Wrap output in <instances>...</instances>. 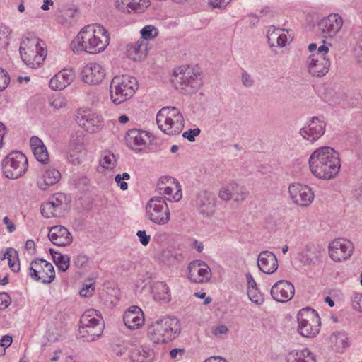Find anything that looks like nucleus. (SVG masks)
Wrapping results in <instances>:
<instances>
[{
	"instance_id": "1",
	"label": "nucleus",
	"mask_w": 362,
	"mask_h": 362,
	"mask_svg": "<svg viewBox=\"0 0 362 362\" xmlns=\"http://www.w3.org/2000/svg\"><path fill=\"white\" fill-rule=\"evenodd\" d=\"M309 168L312 174L319 178L330 180L340 169L338 153L332 147L322 146L314 151L309 158Z\"/></svg>"
},
{
	"instance_id": "2",
	"label": "nucleus",
	"mask_w": 362,
	"mask_h": 362,
	"mask_svg": "<svg viewBox=\"0 0 362 362\" xmlns=\"http://www.w3.org/2000/svg\"><path fill=\"white\" fill-rule=\"evenodd\" d=\"M180 332L178 320L174 317H165L151 325L148 336L154 344H165L174 339Z\"/></svg>"
},
{
	"instance_id": "3",
	"label": "nucleus",
	"mask_w": 362,
	"mask_h": 362,
	"mask_svg": "<svg viewBox=\"0 0 362 362\" xmlns=\"http://www.w3.org/2000/svg\"><path fill=\"white\" fill-rule=\"evenodd\" d=\"M19 50L22 60L32 69L39 67L47 56L44 42L34 35L24 38Z\"/></svg>"
},
{
	"instance_id": "4",
	"label": "nucleus",
	"mask_w": 362,
	"mask_h": 362,
	"mask_svg": "<svg viewBox=\"0 0 362 362\" xmlns=\"http://www.w3.org/2000/svg\"><path fill=\"white\" fill-rule=\"evenodd\" d=\"M172 82L177 90L185 94L197 91L203 84L201 73L189 66L177 68L174 71Z\"/></svg>"
},
{
	"instance_id": "5",
	"label": "nucleus",
	"mask_w": 362,
	"mask_h": 362,
	"mask_svg": "<svg viewBox=\"0 0 362 362\" xmlns=\"http://www.w3.org/2000/svg\"><path fill=\"white\" fill-rule=\"evenodd\" d=\"M156 122L160 129L168 135L180 134L184 127L183 116L175 107L161 108L157 113Z\"/></svg>"
},
{
	"instance_id": "6",
	"label": "nucleus",
	"mask_w": 362,
	"mask_h": 362,
	"mask_svg": "<svg viewBox=\"0 0 362 362\" xmlns=\"http://www.w3.org/2000/svg\"><path fill=\"white\" fill-rule=\"evenodd\" d=\"M138 86L136 78L127 75L115 76L110 86L112 101L116 105L121 104L134 95Z\"/></svg>"
},
{
	"instance_id": "7",
	"label": "nucleus",
	"mask_w": 362,
	"mask_h": 362,
	"mask_svg": "<svg viewBox=\"0 0 362 362\" xmlns=\"http://www.w3.org/2000/svg\"><path fill=\"white\" fill-rule=\"evenodd\" d=\"M98 311L90 309L85 311L81 317L80 325L76 333V338L85 341H93L102 334L100 320L95 318Z\"/></svg>"
},
{
	"instance_id": "8",
	"label": "nucleus",
	"mask_w": 362,
	"mask_h": 362,
	"mask_svg": "<svg viewBox=\"0 0 362 362\" xmlns=\"http://www.w3.org/2000/svg\"><path fill=\"white\" fill-rule=\"evenodd\" d=\"M74 119L86 132L93 134L100 131L104 125L102 115L90 108H79L74 115Z\"/></svg>"
},
{
	"instance_id": "9",
	"label": "nucleus",
	"mask_w": 362,
	"mask_h": 362,
	"mask_svg": "<svg viewBox=\"0 0 362 362\" xmlns=\"http://www.w3.org/2000/svg\"><path fill=\"white\" fill-rule=\"evenodd\" d=\"M26 156L20 151H13L2 162L4 175L9 179H17L23 175L28 168Z\"/></svg>"
},
{
	"instance_id": "10",
	"label": "nucleus",
	"mask_w": 362,
	"mask_h": 362,
	"mask_svg": "<svg viewBox=\"0 0 362 362\" xmlns=\"http://www.w3.org/2000/svg\"><path fill=\"white\" fill-rule=\"evenodd\" d=\"M298 332L304 337H313L320 330V321L315 310L305 308L300 310L297 315Z\"/></svg>"
},
{
	"instance_id": "11",
	"label": "nucleus",
	"mask_w": 362,
	"mask_h": 362,
	"mask_svg": "<svg viewBox=\"0 0 362 362\" xmlns=\"http://www.w3.org/2000/svg\"><path fill=\"white\" fill-rule=\"evenodd\" d=\"M146 211L148 218L156 224L165 225L170 220V210L163 197H152L146 206Z\"/></svg>"
},
{
	"instance_id": "12",
	"label": "nucleus",
	"mask_w": 362,
	"mask_h": 362,
	"mask_svg": "<svg viewBox=\"0 0 362 362\" xmlns=\"http://www.w3.org/2000/svg\"><path fill=\"white\" fill-rule=\"evenodd\" d=\"M28 271L30 278L45 284H50L55 278L53 265L43 259L33 260L30 264Z\"/></svg>"
},
{
	"instance_id": "13",
	"label": "nucleus",
	"mask_w": 362,
	"mask_h": 362,
	"mask_svg": "<svg viewBox=\"0 0 362 362\" xmlns=\"http://www.w3.org/2000/svg\"><path fill=\"white\" fill-rule=\"evenodd\" d=\"M91 36L90 45H87L81 49H88V53L97 54L103 52L107 47L110 42V37L107 30L102 25L98 24L91 25Z\"/></svg>"
},
{
	"instance_id": "14",
	"label": "nucleus",
	"mask_w": 362,
	"mask_h": 362,
	"mask_svg": "<svg viewBox=\"0 0 362 362\" xmlns=\"http://www.w3.org/2000/svg\"><path fill=\"white\" fill-rule=\"evenodd\" d=\"M288 193L292 201L301 206H308L314 199V193L308 185L292 183L288 187Z\"/></svg>"
},
{
	"instance_id": "15",
	"label": "nucleus",
	"mask_w": 362,
	"mask_h": 362,
	"mask_svg": "<svg viewBox=\"0 0 362 362\" xmlns=\"http://www.w3.org/2000/svg\"><path fill=\"white\" fill-rule=\"evenodd\" d=\"M325 122L319 117H313L308 124L300 129L299 134L304 139L314 143L325 134Z\"/></svg>"
},
{
	"instance_id": "16",
	"label": "nucleus",
	"mask_w": 362,
	"mask_h": 362,
	"mask_svg": "<svg viewBox=\"0 0 362 362\" xmlns=\"http://www.w3.org/2000/svg\"><path fill=\"white\" fill-rule=\"evenodd\" d=\"M353 250L352 243L346 240H335L329 245V256L335 262L347 259L351 257Z\"/></svg>"
},
{
	"instance_id": "17",
	"label": "nucleus",
	"mask_w": 362,
	"mask_h": 362,
	"mask_svg": "<svg viewBox=\"0 0 362 362\" xmlns=\"http://www.w3.org/2000/svg\"><path fill=\"white\" fill-rule=\"evenodd\" d=\"M188 278L194 283L203 284L210 280L211 272L209 267L201 260L193 261L188 266Z\"/></svg>"
},
{
	"instance_id": "18",
	"label": "nucleus",
	"mask_w": 362,
	"mask_h": 362,
	"mask_svg": "<svg viewBox=\"0 0 362 362\" xmlns=\"http://www.w3.org/2000/svg\"><path fill=\"white\" fill-rule=\"evenodd\" d=\"M105 70L100 64L93 62L86 64L82 69L81 78L89 85H98L105 77Z\"/></svg>"
},
{
	"instance_id": "19",
	"label": "nucleus",
	"mask_w": 362,
	"mask_h": 362,
	"mask_svg": "<svg viewBox=\"0 0 362 362\" xmlns=\"http://www.w3.org/2000/svg\"><path fill=\"white\" fill-rule=\"evenodd\" d=\"M343 23V18L339 14L332 13L323 18L319 26L324 37L332 38L341 29Z\"/></svg>"
},
{
	"instance_id": "20",
	"label": "nucleus",
	"mask_w": 362,
	"mask_h": 362,
	"mask_svg": "<svg viewBox=\"0 0 362 362\" xmlns=\"http://www.w3.org/2000/svg\"><path fill=\"white\" fill-rule=\"evenodd\" d=\"M295 293L294 286L288 281L280 280L272 287L270 293L274 300L280 303L289 301Z\"/></svg>"
},
{
	"instance_id": "21",
	"label": "nucleus",
	"mask_w": 362,
	"mask_h": 362,
	"mask_svg": "<svg viewBox=\"0 0 362 362\" xmlns=\"http://www.w3.org/2000/svg\"><path fill=\"white\" fill-rule=\"evenodd\" d=\"M257 265L260 271L267 274H272L278 269L276 255L268 250L262 251L257 259Z\"/></svg>"
},
{
	"instance_id": "22",
	"label": "nucleus",
	"mask_w": 362,
	"mask_h": 362,
	"mask_svg": "<svg viewBox=\"0 0 362 362\" xmlns=\"http://www.w3.org/2000/svg\"><path fill=\"white\" fill-rule=\"evenodd\" d=\"M197 206L204 216H211L215 211L216 198L214 194L207 191L201 192L197 197Z\"/></svg>"
},
{
	"instance_id": "23",
	"label": "nucleus",
	"mask_w": 362,
	"mask_h": 362,
	"mask_svg": "<svg viewBox=\"0 0 362 362\" xmlns=\"http://www.w3.org/2000/svg\"><path fill=\"white\" fill-rule=\"evenodd\" d=\"M123 320L129 329H138L144 323L143 312L138 306H132L124 313Z\"/></svg>"
},
{
	"instance_id": "24",
	"label": "nucleus",
	"mask_w": 362,
	"mask_h": 362,
	"mask_svg": "<svg viewBox=\"0 0 362 362\" xmlns=\"http://www.w3.org/2000/svg\"><path fill=\"white\" fill-rule=\"evenodd\" d=\"M92 28H93L91 25H88L85 26L77 35L76 38L71 41L70 47L72 51L79 54L82 52L85 51L88 52V49H81V47H85L86 45H90L91 36V30ZM88 47V46H86Z\"/></svg>"
},
{
	"instance_id": "25",
	"label": "nucleus",
	"mask_w": 362,
	"mask_h": 362,
	"mask_svg": "<svg viewBox=\"0 0 362 362\" xmlns=\"http://www.w3.org/2000/svg\"><path fill=\"white\" fill-rule=\"evenodd\" d=\"M308 71L314 76H323L329 71V61L325 57L315 58V54H312L308 61Z\"/></svg>"
},
{
	"instance_id": "26",
	"label": "nucleus",
	"mask_w": 362,
	"mask_h": 362,
	"mask_svg": "<svg viewBox=\"0 0 362 362\" xmlns=\"http://www.w3.org/2000/svg\"><path fill=\"white\" fill-rule=\"evenodd\" d=\"M150 136L146 132L136 129H129L125 136L126 144L129 148L134 151H140L139 146L145 145L146 139H149Z\"/></svg>"
},
{
	"instance_id": "27",
	"label": "nucleus",
	"mask_w": 362,
	"mask_h": 362,
	"mask_svg": "<svg viewBox=\"0 0 362 362\" xmlns=\"http://www.w3.org/2000/svg\"><path fill=\"white\" fill-rule=\"evenodd\" d=\"M30 148L37 160L42 164L49 161L47 149L42 141L37 136H32L30 141Z\"/></svg>"
},
{
	"instance_id": "28",
	"label": "nucleus",
	"mask_w": 362,
	"mask_h": 362,
	"mask_svg": "<svg viewBox=\"0 0 362 362\" xmlns=\"http://www.w3.org/2000/svg\"><path fill=\"white\" fill-rule=\"evenodd\" d=\"M152 293L156 301L168 303L170 301V289L163 281H157L152 286Z\"/></svg>"
},
{
	"instance_id": "29",
	"label": "nucleus",
	"mask_w": 362,
	"mask_h": 362,
	"mask_svg": "<svg viewBox=\"0 0 362 362\" xmlns=\"http://www.w3.org/2000/svg\"><path fill=\"white\" fill-rule=\"evenodd\" d=\"M127 52L130 59L134 61H141L147 54V42L139 39L135 44L128 46Z\"/></svg>"
},
{
	"instance_id": "30",
	"label": "nucleus",
	"mask_w": 362,
	"mask_h": 362,
	"mask_svg": "<svg viewBox=\"0 0 362 362\" xmlns=\"http://www.w3.org/2000/svg\"><path fill=\"white\" fill-rule=\"evenodd\" d=\"M169 185H173L175 187L176 192L173 197L175 202L179 201L182 198L181 187L178 182L175 178L171 177H162L159 179L157 184V190L159 196L163 197V192L165 191V187H168Z\"/></svg>"
},
{
	"instance_id": "31",
	"label": "nucleus",
	"mask_w": 362,
	"mask_h": 362,
	"mask_svg": "<svg viewBox=\"0 0 362 362\" xmlns=\"http://www.w3.org/2000/svg\"><path fill=\"white\" fill-rule=\"evenodd\" d=\"M286 360V362H315V355L308 349L292 350Z\"/></svg>"
},
{
	"instance_id": "32",
	"label": "nucleus",
	"mask_w": 362,
	"mask_h": 362,
	"mask_svg": "<svg viewBox=\"0 0 362 362\" xmlns=\"http://www.w3.org/2000/svg\"><path fill=\"white\" fill-rule=\"evenodd\" d=\"M61 174L57 170H47L45 172L43 180H38L37 185L40 189L45 190L48 186L57 183L59 180Z\"/></svg>"
},
{
	"instance_id": "33",
	"label": "nucleus",
	"mask_w": 362,
	"mask_h": 362,
	"mask_svg": "<svg viewBox=\"0 0 362 362\" xmlns=\"http://www.w3.org/2000/svg\"><path fill=\"white\" fill-rule=\"evenodd\" d=\"M329 339L334 349L339 352L342 351L349 346L348 337L345 332H335L331 335Z\"/></svg>"
},
{
	"instance_id": "34",
	"label": "nucleus",
	"mask_w": 362,
	"mask_h": 362,
	"mask_svg": "<svg viewBox=\"0 0 362 362\" xmlns=\"http://www.w3.org/2000/svg\"><path fill=\"white\" fill-rule=\"evenodd\" d=\"M66 69L58 72L49 81V86L53 90H62L68 86V74Z\"/></svg>"
},
{
	"instance_id": "35",
	"label": "nucleus",
	"mask_w": 362,
	"mask_h": 362,
	"mask_svg": "<svg viewBox=\"0 0 362 362\" xmlns=\"http://www.w3.org/2000/svg\"><path fill=\"white\" fill-rule=\"evenodd\" d=\"M4 258L8 259L9 267L13 272H18L20 270L18 255L16 250L8 249L4 254Z\"/></svg>"
},
{
	"instance_id": "36",
	"label": "nucleus",
	"mask_w": 362,
	"mask_h": 362,
	"mask_svg": "<svg viewBox=\"0 0 362 362\" xmlns=\"http://www.w3.org/2000/svg\"><path fill=\"white\" fill-rule=\"evenodd\" d=\"M229 185L233 199L236 202H242L245 199L248 194V192L243 186L239 185L235 182Z\"/></svg>"
},
{
	"instance_id": "37",
	"label": "nucleus",
	"mask_w": 362,
	"mask_h": 362,
	"mask_svg": "<svg viewBox=\"0 0 362 362\" xmlns=\"http://www.w3.org/2000/svg\"><path fill=\"white\" fill-rule=\"evenodd\" d=\"M95 291V282L93 279L86 280L78 293L82 298H90L93 296Z\"/></svg>"
},
{
	"instance_id": "38",
	"label": "nucleus",
	"mask_w": 362,
	"mask_h": 362,
	"mask_svg": "<svg viewBox=\"0 0 362 362\" xmlns=\"http://www.w3.org/2000/svg\"><path fill=\"white\" fill-rule=\"evenodd\" d=\"M116 163L115 156L110 151H105L100 160V165L106 170L114 168Z\"/></svg>"
},
{
	"instance_id": "39",
	"label": "nucleus",
	"mask_w": 362,
	"mask_h": 362,
	"mask_svg": "<svg viewBox=\"0 0 362 362\" xmlns=\"http://www.w3.org/2000/svg\"><path fill=\"white\" fill-rule=\"evenodd\" d=\"M50 252L57 267L63 272L66 271L68 269V257L62 255L60 252H54L52 249Z\"/></svg>"
},
{
	"instance_id": "40",
	"label": "nucleus",
	"mask_w": 362,
	"mask_h": 362,
	"mask_svg": "<svg viewBox=\"0 0 362 362\" xmlns=\"http://www.w3.org/2000/svg\"><path fill=\"white\" fill-rule=\"evenodd\" d=\"M58 203L51 201L42 204L40 211L42 215L47 218H49L55 215L58 208Z\"/></svg>"
},
{
	"instance_id": "41",
	"label": "nucleus",
	"mask_w": 362,
	"mask_h": 362,
	"mask_svg": "<svg viewBox=\"0 0 362 362\" xmlns=\"http://www.w3.org/2000/svg\"><path fill=\"white\" fill-rule=\"evenodd\" d=\"M57 229H50L48 236L50 241L58 246H66L68 245V235H62L57 238L59 235H56L54 232Z\"/></svg>"
},
{
	"instance_id": "42",
	"label": "nucleus",
	"mask_w": 362,
	"mask_h": 362,
	"mask_svg": "<svg viewBox=\"0 0 362 362\" xmlns=\"http://www.w3.org/2000/svg\"><path fill=\"white\" fill-rule=\"evenodd\" d=\"M141 35L140 39L147 42L148 40L153 39L158 35V30L153 25H149L141 29Z\"/></svg>"
},
{
	"instance_id": "43",
	"label": "nucleus",
	"mask_w": 362,
	"mask_h": 362,
	"mask_svg": "<svg viewBox=\"0 0 362 362\" xmlns=\"http://www.w3.org/2000/svg\"><path fill=\"white\" fill-rule=\"evenodd\" d=\"M150 5L149 0H134L130 7L131 13H142Z\"/></svg>"
},
{
	"instance_id": "44",
	"label": "nucleus",
	"mask_w": 362,
	"mask_h": 362,
	"mask_svg": "<svg viewBox=\"0 0 362 362\" xmlns=\"http://www.w3.org/2000/svg\"><path fill=\"white\" fill-rule=\"evenodd\" d=\"M11 30V29L5 25H0V46L6 47L8 45Z\"/></svg>"
},
{
	"instance_id": "45",
	"label": "nucleus",
	"mask_w": 362,
	"mask_h": 362,
	"mask_svg": "<svg viewBox=\"0 0 362 362\" xmlns=\"http://www.w3.org/2000/svg\"><path fill=\"white\" fill-rule=\"evenodd\" d=\"M299 256L300 261L303 264L307 265L315 263L317 259V255L313 252H311L309 250H307L306 252H302Z\"/></svg>"
},
{
	"instance_id": "46",
	"label": "nucleus",
	"mask_w": 362,
	"mask_h": 362,
	"mask_svg": "<svg viewBox=\"0 0 362 362\" xmlns=\"http://www.w3.org/2000/svg\"><path fill=\"white\" fill-rule=\"evenodd\" d=\"M247 296L252 302L257 305H261L264 302L263 295L258 291L257 288L247 290Z\"/></svg>"
},
{
	"instance_id": "47",
	"label": "nucleus",
	"mask_w": 362,
	"mask_h": 362,
	"mask_svg": "<svg viewBox=\"0 0 362 362\" xmlns=\"http://www.w3.org/2000/svg\"><path fill=\"white\" fill-rule=\"evenodd\" d=\"M279 28H276L274 26H270L267 30V42L271 47L275 46L277 36L279 35Z\"/></svg>"
},
{
	"instance_id": "48",
	"label": "nucleus",
	"mask_w": 362,
	"mask_h": 362,
	"mask_svg": "<svg viewBox=\"0 0 362 362\" xmlns=\"http://www.w3.org/2000/svg\"><path fill=\"white\" fill-rule=\"evenodd\" d=\"M83 146L82 144H77L74 146V148L73 149L74 153H70L69 157L71 158V160H69V163L76 165L80 163V156L83 153Z\"/></svg>"
},
{
	"instance_id": "49",
	"label": "nucleus",
	"mask_w": 362,
	"mask_h": 362,
	"mask_svg": "<svg viewBox=\"0 0 362 362\" xmlns=\"http://www.w3.org/2000/svg\"><path fill=\"white\" fill-rule=\"evenodd\" d=\"M134 1V0H116L115 6L119 11L123 13H130L131 10L129 8Z\"/></svg>"
},
{
	"instance_id": "50",
	"label": "nucleus",
	"mask_w": 362,
	"mask_h": 362,
	"mask_svg": "<svg viewBox=\"0 0 362 362\" xmlns=\"http://www.w3.org/2000/svg\"><path fill=\"white\" fill-rule=\"evenodd\" d=\"M10 83V76L8 72L0 67V91L6 88Z\"/></svg>"
},
{
	"instance_id": "51",
	"label": "nucleus",
	"mask_w": 362,
	"mask_h": 362,
	"mask_svg": "<svg viewBox=\"0 0 362 362\" xmlns=\"http://www.w3.org/2000/svg\"><path fill=\"white\" fill-rule=\"evenodd\" d=\"M351 303L354 309L362 311V294L355 293L351 298Z\"/></svg>"
},
{
	"instance_id": "52",
	"label": "nucleus",
	"mask_w": 362,
	"mask_h": 362,
	"mask_svg": "<svg viewBox=\"0 0 362 362\" xmlns=\"http://www.w3.org/2000/svg\"><path fill=\"white\" fill-rule=\"evenodd\" d=\"M51 105L56 109H59L66 107V100L65 98L57 94L52 102Z\"/></svg>"
},
{
	"instance_id": "53",
	"label": "nucleus",
	"mask_w": 362,
	"mask_h": 362,
	"mask_svg": "<svg viewBox=\"0 0 362 362\" xmlns=\"http://www.w3.org/2000/svg\"><path fill=\"white\" fill-rule=\"evenodd\" d=\"M201 130L199 128L189 129L182 134V136L191 142L194 141L195 136L199 135Z\"/></svg>"
},
{
	"instance_id": "54",
	"label": "nucleus",
	"mask_w": 362,
	"mask_h": 362,
	"mask_svg": "<svg viewBox=\"0 0 362 362\" xmlns=\"http://www.w3.org/2000/svg\"><path fill=\"white\" fill-rule=\"evenodd\" d=\"M220 199L224 201H229L232 199L231 191L230 189V185L222 187L218 193Z\"/></svg>"
},
{
	"instance_id": "55",
	"label": "nucleus",
	"mask_w": 362,
	"mask_h": 362,
	"mask_svg": "<svg viewBox=\"0 0 362 362\" xmlns=\"http://www.w3.org/2000/svg\"><path fill=\"white\" fill-rule=\"evenodd\" d=\"M232 0H211L210 4L213 8H225Z\"/></svg>"
},
{
	"instance_id": "56",
	"label": "nucleus",
	"mask_w": 362,
	"mask_h": 362,
	"mask_svg": "<svg viewBox=\"0 0 362 362\" xmlns=\"http://www.w3.org/2000/svg\"><path fill=\"white\" fill-rule=\"evenodd\" d=\"M88 257L83 255H79L74 259V265L76 267H84L88 264Z\"/></svg>"
},
{
	"instance_id": "57",
	"label": "nucleus",
	"mask_w": 362,
	"mask_h": 362,
	"mask_svg": "<svg viewBox=\"0 0 362 362\" xmlns=\"http://www.w3.org/2000/svg\"><path fill=\"white\" fill-rule=\"evenodd\" d=\"M10 303V297L5 293H0V310L6 309Z\"/></svg>"
},
{
	"instance_id": "58",
	"label": "nucleus",
	"mask_w": 362,
	"mask_h": 362,
	"mask_svg": "<svg viewBox=\"0 0 362 362\" xmlns=\"http://www.w3.org/2000/svg\"><path fill=\"white\" fill-rule=\"evenodd\" d=\"M242 83L245 87H251L255 82L252 76L245 71L242 74Z\"/></svg>"
},
{
	"instance_id": "59",
	"label": "nucleus",
	"mask_w": 362,
	"mask_h": 362,
	"mask_svg": "<svg viewBox=\"0 0 362 362\" xmlns=\"http://www.w3.org/2000/svg\"><path fill=\"white\" fill-rule=\"evenodd\" d=\"M136 235L139 238V241L143 245L146 246L149 243L150 235H147L145 230H139Z\"/></svg>"
},
{
	"instance_id": "60",
	"label": "nucleus",
	"mask_w": 362,
	"mask_h": 362,
	"mask_svg": "<svg viewBox=\"0 0 362 362\" xmlns=\"http://www.w3.org/2000/svg\"><path fill=\"white\" fill-rule=\"evenodd\" d=\"M174 190L176 191L175 187L173 185H169L168 187H165V191L163 192V197L165 198V197L167 195L168 196L167 198L168 201H174V199H173V197L175 194V193H173Z\"/></svg>"
},
{
	"instance_id": "61",
	"label": "nucleus",
	"mask_w": 362,
	"mask_h": 362,
	"mask_svg": "<svg viewBox=\"0 0 362 362\" xmlns=\"http://www.w3.org/2000/svg\"><path fill=\"white\" fill-rule=\"evenodd\" d=\"M13 342V338L10 335H4L0 339V346L4 347V349L9 347Z\"/></svg>"
},
{
	"instance_id": "62",
	"label": "nucleus",
	"mask_w": 362,
	"mask_h": 362,
	"mask_svg": "<svg viewBox=\"0 0 362 362\" xmlns=\"http://www.w3.org/2000/svg\"><path fill=\"white\" fill-rule=\"evenodd\" d=\"M66 197L64 194L62 193H58L54 197L52 201H54L56 203H58V208L62 206L63 204L64 203L65 205H66Z\"/></svg>"
},
{
	"instance_id": "63",
	"label": "nucleus",
	"mask_w": 362,
	"mask_h": 362,
	"mask_svg": "<svg viewBox=\"0 0 362 362\" xmlns=\"http://www.w3.org/2000/svg\"><path fill=\"white\" fill-rule=\"evenodd\" d=\"M329 48L327 46L321 45L317 49L315 58L325 57V55L327 53Z\"/></svg>"
},
{
	"instance_id": "64",
	"label": "nucleus",
	"mask_w": 362,
	"mask_h": 362,
	"mask_svg": "<svg viewBox=\"0 0 362 362\" xmlns=\"http://www.w3.org/2000/svg\"><path fill=\"white\" fill-rule=\"evenodd\" d=\"M277 46L280 47H283L286 45L287 42V37L285 34H279L277 36L276 41Z\"/></svg>"
}]
</instances>
